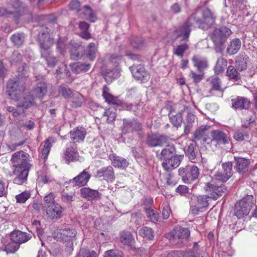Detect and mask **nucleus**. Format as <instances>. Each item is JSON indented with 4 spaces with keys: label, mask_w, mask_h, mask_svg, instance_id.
I'll list each match as a JSON object with an SVG mask.
<instances>
[{
    "label": "nucleus",
    "mask_w": 257,
    "mask_h": 257,
    "mask_svg": "<svg viewBox=\"0 0 257 257\" xmlns=\"http://www.w3.org/2000/svg\"><path fill=\"white\" fill-rule=\"evenodd\" d=\"M59 92L65 98H71L74 93L70 88L62 86L59 87Z\"/></svg>",
    "instance_id": "obj_50"
},
{
    "label": "nucleus",
    "mask_w": 257,
    "mask_h": 257,
    "mask_svg": "<svg viewBox=\"0 0 257 257\" xmlns=\"http://www.w3.org/2000/svg\"><path fill=\"white\" fill-rule=\"evenodd\" d=\"M47 91L46 84L44 83H40L33 90V93L35 95L34 97L42 98L46 95Z\"/></svg>",
    "instance_id": "obj_30"
},
{
    "label": "nucleus",
    "mask_w": 257,
    "mask_h": 257,
    "mask_svg": "<svg viewBox=\"0 0 257 257\" xmlns=\"http://www.w3.org/2000/svg\"><path fill=\"white\" fill-rule=\"evenodd\" d=\"M29 155L22 151L15 153L12 157L13 164V174L15 175L14 183L22 185L27 179L29 171L32 165L30 163Z\"/></svg>",
    "instance_id": "obj_3"
},
{
    "label": "nucleus",
    "mask_w": 257,
    "mask_h": 257,
    "mask_svg": "<svg viewBox=\"0 0 257 257\" xmlns=\"http://www.w3.org/2000/svg\"><path fill=\"white\" fill-rule=\"evenodd\" d=\"M12 41L16 46L21 45L24 41V35L23 34H16L13 35L11 38Z\"/></svg>",
    "instance_id": "obj_52"
},
{
    "label": "nucleus",
    "mask_w": 257,
    "mask_h": 257,
    "mask_svg": "<svg viewBox=\"0 0 257 257\" xmlns=\"http://www.w3.org/2000/svg\"><path fill=\"white\" fill-rule=\"evenodd\" d=\"M80 3L76 1H72L70 4V8L71 10H76L77 12H80L81 9L80 8Z\"/></svg>",
    "instance_id": "obj_60"
},
{
    "label": "nucleus",
    "mask_w": 257,
    "mask_h": 257,
    "mask_svg": "<svg viewBox=\"0 0 257 257\" xmlns=\"http://www.w3.org/2000/svg\"><path fill=\"white\" fill-rule=\"evenodd\" d=\"M84 14L86 18L88 19L92 22H94L96 20V17L95 14L92 12L90 8L87 6H85L81 8V11Z\"/></svg>",
    "instance_id": "obj_37"
},
{
    "label": "nucleus",
    "mask_w": 257,
    "mask_h": 257,
    "mask_svg": "<svg viewBox=\"0 0 257 257\" xmlns=\"http://www.w3.org/2000/svg\"><path fill=\"white\" fill-rule=\"evenodd\" d=\"M31 236L26 232L20 230L13 231L11 234V239L12 241L19 244L27 242L30 239Z\"/></svg>",
    "instance_id": "obj_18"
},
{
    "label": "nucleus",
    "mask_w": 257,
    "mask_h": 257,
    "mask_svg": "<svg viewBox=\"0 0 257 257\" xmlns=\"http://www.w3.org/2000/svg\"><path fill=\"white\" fill-rule=\"evenodd\" d=\"M212 142H214L217 144H225V135L223 132L219 130H215L211 132Z\"/></svg>",
    "instance_id": "obj_34"
},
{
    "label": "nucleus",
    "mask_w": 257,
    "mask_h": 257,
    "mask_svg": "<svg viewBox=\"0 0 257 257\" xmlns=\"http://www.w3.org/2000/svg\"><path fill=\"white\" fill-rule=\"evenodd\" d=\"M185 153L189 160L192 163H199L202 159L200 153L195 151L193 144H191L185 148Z\"/></svg>",
    "instance_id": "obj_15"
},
{
    "label": "nucleus",
    "mask_w": 257,
    "mask_h": 257,
    "mask_svg": "<svg viewBox=\"0 0 257 257\" xmlns=\"http://www.w3.org/2000/svg\"><path fill=\"white\" fill-rule=\"evenodd\" d=\"M23 83L19 80L11 79L7 84V92L10 98L15 101L18 102L17 107L24 108L30 107L35 104V97L30 93H25L21 97L25 90Z\"/></svg>",
    "instance_id": "obj_2"
},
{
    "label": "nucleus",
    "mask_w": 257,
    "mask_h": 257,
    "mask_svg": "<svg viewBox=\"0 0 257 257\" xmlns=\"http://www.w3.org/2000/svg\"><path fill=\"white\" fill-rule=\"evenodd\" d=\"M120 256L119 252L114 250H109L105 251L104 257H118Z\"/></svg>",
    "instance_id": "obj_61"
},
{
    "label": "nucleus",
    "mask_w": 257,
    "mask_h": 257,
    "mask_svg": "<svg viewBox=\"0 0 257 257\" xmlns=\"http://www.w3.org/2000/svg\"><path fill=\"white\" fill-rule=\"evenodd\" d=\"M236 64V66L241 71L245 70L247 68V58L243 56L238 57Z\"/></svg>",
    "instance_id": "obj_48"
},
{
    "label": "nucleus",
    "mask_w": 257,
    "mask_h": 257,
    "mask_svg": "<svg viewBox=\"0 0 257 257\" xmlns=\"http://www.w3.org/2000/svg\"><path fill=\"white\" fill-rule=\"evenodd\" d=\"M225 176L219 172H217L214 176L212 183H208L205 187L206 192H210L209 197L213 200L217 199L223 193Z\"/></svg>",
    "instance_id": "obj_4"
},
{
    "label": "nucleus",
    "mask_w": 257,
    "mask_h": 257,
    "mask_svg": "<svg viewBox=\"0 0 257 257\" xmlns=\"http://www.w3.org/2000/svg\"><path fill=\"white\" fill-rule=\"evenodd\" d=\"M102 96L108 103L117 105L121 104L120 101L117 97L114 96L111 94L108 88L106 86H104L103 88Z\"/></svg>",
    "instance_id": "obj_26"
},
{
    "label": "nucleus",
    "mask_w": 257,
    "mask_h": 257,
    "mask_svg": "<svg viewBox=\"0 0 257 257\" xmlns=\"http://www.w3.org/2000/svg\"><path fill=\"white\" fill-rule=\"evenodd\" d=\"M80 193L82 196L88 199H94L98 197L99 193L97 191L91 190L89 188H82L80 189Z\"/></svg>",
    "instance_id": "obj_31"
},
{
    "label": "nucleus",
    "mask_w": 257,
    "mask_h": 257,
    "mask_svg": "<svg viewBox=\"0 0 257 257\" xmlns=\"http://www.w3.org/2000/svg\"><path fill=\"white\" fill-rule=\"evenodd\" d=\"M63 158L67 163L78 160L79 155L76 146L74 143H70L69 146L67 147L64 152Z\"/></svg>",
    "instance_id": "obj_13"
},
{
    "label": "nucleus",
    "mask_w": 257,
    "mask_h": 257,
    "mask_svg": "<svg viewBox=\"0 0 257 257\" xmlns=\"http://www.w3.org/2000/svg\"><path fill=\"white\" fill-rule=\"evenodd\" d=\"M253 204L252 195H247L239 200L235 205L234 214L238 218L241 219L247 215Z\"/></svg>",
    "instance_id": "obj_6"
},
{
    "label": "nucleus",
    "mask_w": 257,
    "mask_h": 257,
    "mask_svg": "<svg viewBox=\"0 0 257 257\" xmlns=\"http://www.w3.org/2000/svg\"><path fill=\"white\" fill-rule=\"evenodd\" d=\"M225 67L224 59L221 57V59H219L216 63L215 67V71L216 73L219 74L223 72Z\"/></svg>",
    "instance_id": "obj_55"
},
{
    "label": "nucleus",
    "mask_w": 257,
    "mask_h": 257,
    "mask_svg": "<svg viewBox=\"0 0 257 257\" xmlns=\"http://www.w3.org/2000/svg\"><path fill=\"white\" fill-rule=\"evenodd\" d=\"M188 45L186 43L179 45L176 48L174 49L173 53L175 55L182 57L183 56L185 51L188 49Z\"/></svg>",
    "instance_id": "obj_45"
},
{
    "label": "nucleus",
    "mask_w": 257,
    "mask_h": 257,
    "mask_svg": "<svg viewBox=\"0 0 257 257\" xmlns=\"http://www.w3.org/2000/svg\"><path fill=\"white\" fill-rule=\"evenodd\" d=\"M76 232L73 229H64L57 230L53 234V236L57 240L64 242L66 243V250L71 252L73 249V240L76 235Z\"/></svg>",
    "instance_id": "obj_5"
},
{
    "label": "nucleus",
    "mask_w": 257,
    "mask_h": 257,
    "mask_svg": "<svg viewBox=\"0 0 257 257\" xmlns=\"http://www.w3.org/2000/svg\"><path fill=\"white\" fill-rule=\"evenodd\" d=\"M120 74V69L116 65L113 69H108L105 72H103L104 78L107 82H110L114 79L117 78Z\"/></svg>",
    "instance_id": "obj_25"
},
{
    "label": "nucleus",
    "mask_w": 257,
    "mask_h": 257,
    "mask_svg": "<svg viewBox=\"0 0 257 257\" xmlns=\"http://www.w3.org/2000/svg\"><path fill=\"white\" fill-rule=\"evenodd\" d=\"M103 116L107 117L108 123L112 121L116 117V109L114 107H110L105 111Z\"/></svg>",
    "instance_id": "obj_44"
},
{
    "label": "nucleus",
    "mask_w": 257,
    "mask_h": 257,
    "mask_svg": "<svg viewBox=\"0 0 257 257\" xmlns=\"http://www.w3.org/2000/svg\"><path fill=\"white\" fill-rule=\"evenodd\" d=\"M71 98L72 105L76 107L81 106L84 101L82 95L78 92H75Z\"/></svg>",
    "instance_id": "obj_40"
},
{
    "label": "nucleus",
    "mask_w": 257,
    "mask_h": 257,
    "mask_svg": "<svg viewBox=\"0 0 257 257\" xmlns=\"http://www.w3.org/2000/svg\"><path fill=\"white\" fill-rule=\"evenodd\" d=\"M108 158L110 160L111 164L115 168L125 169L129 164L125 159L116 156L114 154H110Z\"/></svg>",
    "instance_id": "obj_16"
},
{
    "label": "nucleus",
    "mask_w": 257,
    "mask_h": 257,
    "mask_svg": "<svg viewBox=\"0 0 257 257\" xmlns=\"http://www.w3.org/2000/svg\"><path fill=\"white\" fill-rule=\"evenodd\" d=\"M192 60L194 66L197 67L198 70H201L207 66L206 60L198 55L193 56Z\"/></svg>",
    "instance_id": "obj_35"
},
{
    "label": "nucleus",
    "mask_w": 257,
    "mask_h": 257,
    "mask_svg": "<svg viewBox=\"0 0 257 257\" xmlns=\"http://www.w3.org/2000/svg\"><path fill=\"white\" fill-rule=\"evenodd\" d=\"M86 132L84 128L77 127L73 129L70 132L71 139L73 143H79L82 142L86 136Z\"/></svg>",
    "instance_id": "obj_17"
},
{
    "label": "nucleus",
    "mask_w": 257,
    "mask_h": 257,
    "mask_svg": "<svg viewBox=\"0 0 257 257\" xmlns=\"http://www.w3.org/2000/svg\"><path fill=\"white\" fill-rule=\"evenodd\" d=\"M96 176L97 178L103 177L107 182H112L115 178L114 172L111 166H107L100 169L97 171Z\"/></svg>",
    "instance_id": "obj_14"
},
{
    "label": "nucleus",
    "mask_w": 257,
    "mask_h": 257,
    "mask_svg": "<svg viewBox=\"0 0 257 257\" xmlns=\"http://www.w3.org/2000/svg\"><path fill=\"white\" fill-rule=\"evenodd\" d=\"M19 246L17 243L13 241L6 244L4 248L2 247V249L6 251L8 253H14L19 249Z\"/></svg>",
    "instance_id": "obj_47"
},
{
    "label": "nucleus",
    "mask_w": 257,
    "mask_h": 257,
    "mask_svg": "<svg viewBox=\"0 0 257 257\" xmlns=\"http://www.w3.org/2000/svg\"><path fill=\"white\" fill-rule=\"evenodd\" d=\"M176 191L181 195H185L189 193V188L185 185H179L176 188Z\"/></svg>",
    "instance_id": "obj_58"
},
{
    "label": "nucleus",
    "mask_w": 257,
    "mask_h": 257,
    "mask_svg": "<svg viewBox=\"0 0 257 257\" xmlns=\"http://www.w3.org/2000/svg\"><path fill=\"white\" fill-rule=\"evenodd\" d=\"M236 170L240 174L246 172L248 170L249 161L248 160L240 158L236 160Z\"/></svg>",
    "instance_id": "obj_27"
},
{
    "label": "nucleus",
    "mask_w": 257,
    "mask_h": 257,
    "mask_svg": "<svg viewBox=\"0 0 257 257\" xmlns=\"http://www.w3.org/2000/svg\"><path fill=\"white\" fill-rule=\"evenodd\" d=\"M241 43L239 39H233L229 44L227 51L230 55L236 54L240 48Z\"/></svg>",
    "instance_id": "obj_28"
},
{
    "label": "nucleus",
    "mask_w": 257,
    "mask_h": 257,
    "mask_svg": "<svg viewBox=\"0 0 257 257\" xmlns=\"http://www.w3.org/2000/svg\"><path fill=\"white\" fill-rule=\"evenodd\" d=\"M198 243L195 242L191 250L184 251V257H200V251L198 248Z\"/></svg>",
    "instance_id": "obj_42"
},
{
    "label": "nucleus",
    "mask_w": 257,
    "mask_h": 257,
    "mask_svg": "<svg viewBox=\"0 0 257 257\" xmlns=\"http://www.w3.org/2000/svg\"><path fill=\"white\" fill-rule=\"evenodd\" d=\"M250 104L249 100L243 97H237L236 98L231 100V105L236 109H247L249 108Z\"/></svg>",
    "instance_id": "obj_22"
},
{
    "label": "nucleus",
    "mask_w": 257,
    "mask_h": 257,
    "mask_svg": "<svg viewBox=\"0 0 257 257\" xmlns=\"http://www.w3.org/2000/svg\"><path fill=\"white\" fill-rule=\"evenodd\" d=\"M42 35L44 36V39L40 37L42 57L45 58L49 66H53L57 62V60L56 58L50 56L48 51L53 44V40L50 38L48 34L43 33Z\"/></svg>",
    "instance_id": "obj_7"
},
{
    "label": "nucleus",
    "mask_w": 257,
    "mask_h": 257,
    "mask_svg": "<svg viewBox=\"0 0 257 257\" xmlns=\"http://www.w3.org/2000/svg\"><path fill=\"white\" fill-rule=\"evenodd\" d=\"M97 49L95 45L90 43L88 47L87 56L90 60H94L96 57Z\"/></svg>",
    "instance_id": "obj_49"
},
{
    "label": "nucleus",
    "mask_w": 257,
    "mask_h": 257,
    "mask_svg": "<svg viewBox=\"0 0 257 257\" xmlns=\"http://www.w3.org/2000/svg\"><path fill=\"white\" fill-rule=\"evenodd\" d=\"M192 20L200 28L204 30L208 29L214 21L212 14L209 9H205L203 12L197 10L187 22L175 31L174 37L180 38L181 41H187L191 30Z\"/></svg>",
    "instance_id": "obj_1"
},
{
    "label": "nucleus",
    "mask_w": 257,
    "mask_h": 257,
    "mask_svg": "<svg viewBox=\"0 0 257 257\" xmlns=\"http://www.w3.org/2000/svg\"><path fill=\"white\" fill-rule=\"evenodd\" d=\"M72 71L76 73H79L81 72H86L90 68L89 64H86L81 63L73 64L72 66Z\"/></svg>",
    "instance_id": "obj_36"
},
{
    "label": "nucleus",
    "mask_w": 257,
    "mask_h": 257,
    "mask_svg": "<svg viewBox=\"0 0 257 257\" xmlns=\"http://www.w3.org/2000/svg\"><path fill=\"white\" fill-rule=\"evenodd\" d=\"M77 257H97V253L93 250L86 248H81Z\"/></svg>",
    "instance_id": "obj_39"
},
{
    "label": "nucleus",
    "mask_w": 257,
    "mask_h": 257,
    "mask_svg": "<svg viewBox=\"0 0 257 257\" xmlns=\"http://www.w3.org/2000/svg\"><path fill=\"white\" fill-rule=\"evenodd\" d=\"M227 74L230 79H236L237 72L236 70L232 66H230L227 70Z\"/></svg>",
    "instance_id": "obj_56"
},
{
    "label": "nucleus",
    "mask_w": 257,
    "mask_h": 257,
    "mask_svg": "<svg viewBox=\"0 0 257 257\" xmlns=\"http://www.w3.org/2000/svg\"><path fill=\"white\" fill-rule=\"evenodd\" d=\"M207 194L206 195H199L195 197V203L191 209V213L194 215L198 214L199 212H203L205 208L208 206V198H210V192H207Z\"/></svg>",
    "instance_id": "obj_10"
},
{
    "label": "nucleus",
    "mask_w": 257,
    "mask_h": 257,
    "mask_svg": "<svg viewBox=\"0 0 257 257\" xmlns=\"http://www.w3.org/2000/svg\"><path fill=\"white\" fill-rule=\"evenodd\" d=\"M232 175V163L231 162L226 163V181Z\"/></svg>",
    "instance_id": "obj_57"
},
{
    "label": "nucleus",
    "mask_w": 257,
    "mask_h": 257,
    "mask_svg": "<svg viewBox=\"0 0 257 257\" xmlns=\"http://www.w3.org/2000/svg\"><path fill=\"white\" fill-rule=\"evenodd\" d=\"M130 43L134 48L140 49L143 45L144 40L142 38L134 37L131 38Z\"/></svg>",
    "instance_id": "obj_51"
},
{
    "label": "nucleus",
    "mask_w": 257,
    "mask_h": 257,
    "mask_svg": "<svg viewBox=\"0 0 257 257\" xmlns=\"http://www.w3.org/2000/svg\"><path fill=\"white\" fill-rule=\"evenodd\" d=\"M166 142L167 138L166 137L158 135H150L147 140V144L151 147L161 146Z\"/></svg>",
    "instance_id": "obj_20"
},
{
    "label": "nucleus",
    "mask_w": 257,
    "mask_h": 257,
    "mask_svg": "<svg viewBox=\"0 0 257 257\" xmlns=\"http://www.w3.org/2000/svg\"><path fill=\"white\" fill-rule=\"evenodd\" d=\"M190 235V231L187 228L179 227L174 230V233L173 235L174 239H179V242L183 243L187 240Z\"/></svg>",
    "instance_id": "obj_21"
},
{
    "label": "nucleus",
    "mask_w": 257,
    "mask_h": 257,
    "mask_svg": "<svg viewBox=\"0 0 257 257\" xmlns=\"http://www.w3.org/2000/svg\"><path fill=\"white\" fill-rule=\"evenodd\" d=\"M55 197V194L52 192L47 194L43 199V202L42 204V209L49 208V206L56 204Z\"/></svg>",
    "instance_id": "obj_33"
},
{
    "label": "nucleus",
    "mask_w": 257,
    "mask_h": 257,
    "mask_svg": "<svg viewBox=\"0 0 257 257\" xmlns=\"http://www.w3.org/2000/svg\"><path fill=\"white\" fill-rule=\"evenodd\" d=\"M171 212V210L169 207L165 204L163 205L162 211V216L164 219H167L169 216Z\"/></svg>",
    "instance_id": "obj_59"
},
{
    "label": "nucleus",
    "mask_w": 257,
    "mask_h": 257,
    "mask_svg": "<svg viewBox=\"0 0 257 257\" xmlns=\"http://www.w3.org/2000/svg\"><path fill=\"white\" fill-rule=\"evenodd\" d=\"M175 150L174 146H168L166 148L161 151L160 154H157V156L161 160L165 161L171 158V157L174 156L173 154L175 152Z\"/></svg>",
    "instance_id": "obj_29"
},
{
    "label": "nucleus",
    "mask_w": 257,
    "mask_h": 257,
    "mask_svg": "<svg viewBox=\"0 0 257 257\" xmlns=\"http://www.w3.org/2000/svg\"><path fill=\"white\" fill-rule=\"evenodd\" d=\"M31 194L28 191H24L16 196L17 201L20 203H25L30 197Z\"/></svg>",
    "instance_id": "obj_54"
},
{
    "label": "nucleus",
    "mask_w": 257,
    "mask_h": 257,
    "mask_svg": "<svg viewBox=\"0 0 257 257\" xmlns=\"http://www.w3.org/2000/svg\"><path fill=\"white\" fill-rule=\"evenodd\" d=\"M208 130V127L206 126H201L197 129L194 133V137L197 140H200L205 136L206 131Z\"/></svg>",
    "instance_id": "obj_53"
},
{
    "label": "nucleus",
    "mask_w": 257,
    "mask_h": 257,
    "mask_svg": "<svg viewBox=\"0 0 257 257\" xmlns=\"http://www.w3.org/2000/svg\"><path fill=\"white\" fill-rule=\"evenodd\" d=\"M7 186L3 180L0 179V197H3L7 194Z\"/></svg>",
    "instance_id": "obj_62"
},
{
    "label": "nucleus",
    "mask_w": 257,
    "mask_h": 257,
    "mask_svg": "<svg viewBox=\"0 0 257 257\" xmlns=\"http://www.w3.org/2000/svg\"><path fill=\"white\" fill-rule=\"evenodd\" d=\"M180 163V159L177 156L171 157L162 163L163 168L167 171L172 170L177 167Z\"/></svg>",
    "instance_id": "obj_24"
},
{
    "label": "nucleus",
    "mask_w": 257,
    "mask_h": 257,
    "mask_svg": "<svg viewBox=\"0 0 257 257\" xmlns=\"http://www.w3.org/2000/svg\"><path fill=\"white\" fill-rule=\"evenodd\" d=\"M224 31L225 28L223 27L220 29H216L213 31L211 36L215 51L217 53H220L221 54H222L224 48Z\"/></svg>",
    "instance_id": "obj_9"
},
{
    "label": "nucleus",
    "mask_w": 257,
    "mask_h": 257,
    "mask_svg": "<svg viewBox=\"0 0 257 257\" xmlns=\"http://www.w3.org/2000/svg\"><path fill=\"white\" fill-rule=\"evenodd\" d=\"M169 117L172 124L176 127H178L180 126L182 121V118L181 113H178L175 115L172 114L171 113L169 114Z\"/></svg>",
    "instance_id": "obj_46"
},
{
    "label": "nucleus",
    "mask_w": 257,
    "mask_h": 257,
    "mask_svg": "<svg viewBox=\"0 0 257 257\" xmlns=\"http://www.w3.org/2000/svg\"><path fill=\"white\" fill-rule=\"evenodd\" d=\"M42 210L49 218L57 219L61 217L64 208L58 203H56L54 205L49 206V208L42 209Z\"/></svg>",
    "instance_id": "obj_12"
},
{
    "label": "nucleus",
    "mask_w": 257,
    "mask_h": 257,
    "mask_svg": "<svg viewBox=\"0 0 257 257\" xmlns=\"http://www.w3.org/2000/svg\"><path fill=\"white\" fill-rule=\"evenodd\" d=\"M139 234L144 238L149 239H153L154 237V233L152 228L147 226H144L139 230Z\"/></svg>",
    "instance_id": "obj_38"
},
{
    "label": "nucleus",
    "mask_w": 257,
    "mask_h": 257,
    "mask_svg": "<svg viewBox=\"0 0 257 257\" xmlns=\"http://www.w3.org/2000/svg\"><path fill=\"white\" fill-rule=\"evenodd\" d=\"M54 142V141L52 138H49L45 141L44 147L42 149V157H44V159L47 158Z\"/></svg>",
    "instance_id": "obj_41"
},
{
    "label": "nucleus",
    "mask_w": 257,
    "mask_h": 257,
    "mask_svg": "<svg viewBox=\"0 0 257 257\" xmlns=\"http://www.w3.org/2000/svg\"><path fill=\"white\" fill-rule=\"evenodd\" d=\"M178 172L185 183H191L196 180L200 174L199 168L195 165H188L180 168Z\"/></svg>",
    "instance_id": "obj_8"
},
{
    "label": "nucleus",
    "mask_w": 257,
    "mask_h": 257,
    "mask_svg": "<svg viewBox=\"0 0 257 257\" xmlns=\"http://www.w3.org/2000/svg\"><path fill=\"white\" fill-rule=\"evenodd\" d=\"M141 128V124L136 120L123 119L122 131L124 133H130L133 131H138Z\"/></svg>",
    "instance_id": "obj_23"
},
{
    "label": "nucleus",
    "mask_w": 257,
    "mask_h": 257,
    "mask_svg": "<svg viewBox=\"0 0 257 257\" xmlns=\"http://www.w3.org/2000/svg\"><path fill=\"white\" fill-rule=\"evenodd\" d=\"M148 218L152 222L156 223L159 218V214L151 208H144Z\"/></svg>",
    "instance_id": "obj_43"
},
{
    "label": "nucleus",
    "mask_w": 257,
    "mask_h": 257,
    "mask_svg": "<svg viewBox=\"0 0 257 257\" xmlns=\"http://www.w3.org/2000/svg\"><path fill=\"white\" fill-rule=\"evenodd\" d=\"M184 251L176 250L170 252L167 254V257H184Z\"/></svg>",
    "instance_id": "obj_63"
},
{
    "label": "nucleus",
    "mask_w": 257,
    "mask_h": 257,
    "mask_svg": "<svg viewBox=\"0 0 257 257\" xmlns=\"http://www.w3.org/2000/svg\"><path fill=\"white\" fill-rule=\"evenodd\" d=\"M121 60V57L115 54H112L109 56V61L111 63L114 64V65L118 64Z\"/></svg>",
    "instance_id": "obj_64"
},
{
    "label": "nucleus",
    "mask_w": 257,
    "mask_h": 257,
    "mask_svg": "<svg viewBox=\"0 0 257 257\" xmlns=\"http://www.w3.org/2000/svg\"><path fill=\"white\" fill-rule=\"evenodd\" d=\"M90 178L88 172L84 170L78 176L74 177L71 181L74 185L81 187L85 185Z\"/></svg>",
    "instance_id": "obj_19"
},
{
    "label": "nucleus",
    "mask_w": 257,
    "mask_h": 257,
    "mask_svg": "<svg viewBox=\"0 0 257 257\" xmlns=\"http://www.w3.org/2000/svg\"><path fill=\"white\" fill-rule=\"evenodd\" d=\"M133 77L142 83L147 82L150 79L149 74L142 65H133L130 68Z\"/></svg>",
    "instance_id": "obj_11"
},
{
    "label": "nucleus",
    "mask_w": 257,
    "mask_h": 257,
    "mask_svg": "<svg viewBox=\"0 0 257 257\" xmlns=\"http://www.w3.org/2000/svg\"><path fill=\"white\" fill-rule=\"evenodd\" d=\"M119 240L124 245H131L134 239L130 231H123L120 233Z\"/></svg>",
    "instance_id": "obj_32"
}]
</instances>
